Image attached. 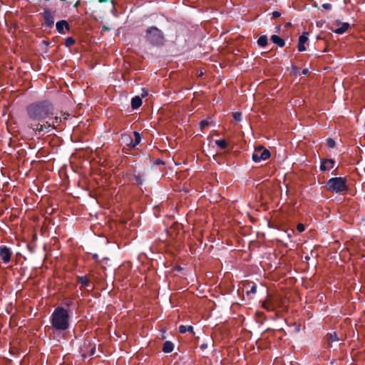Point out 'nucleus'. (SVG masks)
I'll use <instances>...</instances> for the list:
<instances>
[{
	"label": "nucleus",
	"instance_id": "nucleus-1",
	"mask_svg": "<svg viewBox=\"0 0 365 365\" xmlns=\"http://www.w3.org/2000/svg\"><path fill=\"white\" fill-rule=\"evenodd\" d=\"M26 110L31 120L38 123L53 115L54 108L49 101L43 100L30 103Z\"/></svg>",
	"mask_w": 365,
	"mask_h": 365
},
{
	"label": "nucleus",
	"instance_id": "nucleus-2",
	"mask_svg": "<svg viewBox=\"0 0 365 365\" xmlns=\"http://www.w3.org/2000/svg\"><path fill=\"white\" fill-rule=\"evenodd\" d=\"M69 311L63 307H57L50 317L51 327L49 329L55 332L62 333L68 331L71 327Z\"/></svg>",
	"mask_w": 365,
	"mask_h": 365
},
{
	"label": "nucleus",
	"instance_id": "nucleus-3",
	"mask_svg": "<svg viewBox=\"0 0 365 365\" xmlns=\"http://www.w3.org/2000/svg\"><path fill=\"white\" fill-rule=\"evenodd\" d=\"M145 38L148 43L155 46H160L164 43L163 33L155 26L147 29Z\"/></svg>",
	"mask_w": 365,
	"mask_h": 365
},
{
	"label": "nucleus",
	"instance_id": "nucleus-4",
	"mask_svg": "<svg viewBox=\"0 0 365 365\" xmlns=\"http://www.w3.org/2000/svg\"><path fill=\"white\" fill-rule=\"evenodd\" d=\"M327 189L335 193L347 192L349 190L346 178L334 177L330 178L327 183Z\"/></svg>",
	"mask_w": 365,
	"mask_h": 365
},
{
	"label": "nucleus",
	"instance_id": "nucleus-5",
	"mask_svg": "<svg viewBox=\"0 0 365 365\" xmlns=\"http://www.w3.org/2000/svg\"><path fill=\"white\" fill-rule=\"evenodd\" d=\"M270 151L262 146L255 148L252 155V159L255 163H259L262 160H266L270 158Z\"/></svg>",
	"mask_w": 365,
	"mask_h": 365
},
{
	"label": "nucleus",
	"instance_id": "nucleus-6",
	"mask_svg": "<svg viewBox=\"0 0 365 365\" xmlns=\"http://www.w3.org/2000/svg\"><path fill=\"white\" fill-rule=\"evenodd\" d=\"M119 142L123 145V150L130 151L133 150V138L130 134L123 133L119 139Z\"/></svg>",
	"mask_w": 365,
	"mask_h": 365
},
{
	"label": "nucleus",
	"instance_id": "nucleus-7",
	"mask_svg": "<svg viewBox=\"0 0 365 365\" xmlns=\"http://www.w3.org/2000/svg\"><path fill=\"white\" fill-rule=\"evenodd\" d=\"M12 256V252L11 249L6 245L0 246V259L4 264H8L10 262Z\"/></svg>",
	"mask_w": 365,
	"mask_h": 365
},
{
	"label": "nucleus",
	"instance_id": "nucleus-8",
	"mask_svg": "<svg viewBox=\"0 0 365 365\" xmlns=\"http://www.w3.org/2000/svg\"><path fill=\"white\" fill-rule=\"evenodd\" d=\"M43 18L45 21V25L51 29L54 25V14L53 13L48 9H45L43 11Z\"/></svg>",
	"mask_w": 365,
	"mask_h": 365
},
{
	"label": "nucleus",
	"instance_id": "nucleus-9",
	"mask_svg": "<svg viewBox=\"0 0 365 365\" xmlns=\"http://www.w3.org/2000/svg\"><path fill=\"white\" fill-rule=\"evenodd\" d=\"M51 127H52V122L51 123L48 122H46L45 124H41L39 122L38 123H31L29 125V128L32 129L36 133H38L42 132L44 128H49Z\"/></svg>",
	"mask_w": 365,
	"mask_h": 365
},
{
	"label": "nucleus",
	"instance_id": "nucleus-10",
	"mask_svg": "<svg viewBox=\"0 0 365 365\" xmlns=\"http://www.w3.org/2000/svg\"><path fill=\"white\" fill-rule=\"evenodd\" d=\"M335 165V160L333 159H322L320 165V170L322 172L332 169Z\"/></svg>",
	"mask_w": 365,
	"mask_h": 365
},
{
	"label": "nucleus",
	"instance_id": "nucleus-11",
	"mask_svg": "<svg viewBox=\"0 0 365 365\" xmlns=\"http://www.w3.org/2000/svg\"><path fill=\"white\" fill-rule=\"evenodd\" d=\"M56 31L61 34H65V29L66 31H70V26L67 21L61 20L58 21L56 24Z\"/></svg>",
	"mask_w": 365,
	"mask_h": 365
},
{
	"label": "nucleus",
	"instance_id": "nucleus-12",
	"mask_svg": "<svg viewBox=\"0 0 365 365\" xmlns=\"http://www.w3.org/2000/svg\"><path fill=\"white\" fill-rule=\"evenodd\" d=\"M308 41V33L307 32H303L302 34L299 38V42H298V51L299 52L304 51L306 50V48L304 46V43Z\"/></svg>",
	"mask_w": 365,
	"mask_h": 365
},
{
	"label": "nucleus",
	"instance_id": "nucleus-13",
	"mask_svg": "<svg viewBox=\"0 0 365 365\" xmlns=\"http://www.w3.org/2000/svg\"><path fill=\"white\" fill-rule=\"evenodd\" d=\"M130 180L134 181V183L136 184L137 185H141L144 182L145 175L134 173L131 175Z\"/></svg>",
	"mask_w": 365,
	"mask_h": 365
},
{
	"label": "nucleus",
	"instance_id": "nucleus-14",
	"mask_svg": "<svg viewBox=\"0 0 365 365\" xmlns=\"http://www.w3.org/2000/svg\"><path fill=\"white\" fill-rule=\"evenodd\" d=\"M270 40L273 43L277 45L280 48L283 47L285 44L284 39L275 34L271 36Z\"/></svg>",
	"mask_w": 365,
	"mask_h": 365
},
{
	"label": "nucleus",
	"instance_id": "nucleus-15",
	"mask_svg": "<svg viewBox=\"0 0 365 365\" xmlns=\"http://www.w3.org/2000/svg\"><path fill=\"white\" fill-rule=\"evenodd\" d=\"M77 282L78 283L82 284V286L85 287H91V281L86 276H78Z\"/></svg>",
	"mask_w": 365,
	"mask_h": 365
},
{
	"label": "nucleus",
	"instance_id": "nucleus-16",
	"mask_svg": "<svg viewBox=\"0 0 365 365\" xmlns=\"http://www.w3.org/2000/svg\"><path fill=\"white\" fill-rule=\"evenodd\" d=\"M174 349V344L173 342L170 341H166L164 342L163 344V351L165 352V353H170L173 351Z\"/></svg>",
	"mask_w": 365,
	"mask_h": 365
},
{
	"label": "nucleus",
	"instance_id": "nucleus-17",
	"mask_svg": "<svg viewBox=\"0 0 365 365\" xmlns=\"http://www.w3.org/2000/svg\"><path fill=\"white\" fill-rule=\"evenodd\" d=\"M350 27V25L349 23L347 22H344V23H342L341 24V26L334 30H333V31L335 33V34H344L349 28Z\"/></svg>",
	"mask_w": 365,
	"mask_h": 365
},
{
	"label": "nucleus",
	"instance_id": "nucleus-18",
	"mask_svg": "<svg viewBox=\"0 0 365 365\" xmlns=\"http://www.w3.org/2000/svg\"><path fill=\"white\" fill-rule=\"evenodd\" d=\"M142 105V99L139 96H135L131 100V108L137 109Z\"/></svg>",
	"mask_w": 365,
	"mask_h": 365
},
{
	"label": "nucleus",
	"instance_id": "nucleus-19",
	"mask_svg": "<svg viewBox=\"0 0 365 365\" xmlns=\"http://www.w3.org/2000/svg\"><path fill=\"white\" fill-rule=\"evenodd\" d=\"M326 339L329 344L339 340L336 332L328 333L326 336Z\"/></svg>",
	"mask_w": 365,
	"mask_h": 365
},
{
	"label": "nucleus",
	"instance_id": "nucleus-20",
	"mask_svg": "<svg viewBox=\"0 0 365 365\" xmlns=\"http://www.w3.org/2000/svg\"><path fill=\"white\" fill-rule=\"evenodd\" d=\"M179 331L182 334H185L186 333L187 331H189V332H191L193 334H195L194 333V329H193V327L191 326V325H189V326H185V325H180L179 327Z\"/></svg>",
	"mask_w": 365,
	"mask_h": 365
},
{
	"label": "nucleus",
	"instance_id": "nucleus-21",
	"mask_svg": "<svg viewBox=\"0 0 365 365\" xmlns=\"http://www.w3.org/2000/svg\"><path fill=\"white\" fill-rule=\"evenodd\" d=\"M133 134H134V136H135V140H133V150L136 148V146L140 143L141 141V135L138 132V131H134L133 132Z\"/></svg>",
	"mask_w": 365,
	"mask_h": 365
},
{
	"label": "nucleus",
	"instance_id": "nucleus-22",
	"mask_svg": "<svg viewBox=\"0 0 365 365\" xmlns=\"http://www.w3.org/2000/svg\"><path fill=\"white\" fill-rule=\"evenodd\" d=\"M262 307L269 312H272L275 309L274 305L269 300L263 302Z\"/></svg>",
	"mask_w": 365,
	"mask_h": 365
},
{
	"label": "nucleus",
	"instance_id": "nucleus-23",
	"mask_svg": "<svg viewBox=\"0 0 365 365\" xmlns=\"http://www.w3.org/2000/svg\"><path fill=\"white\" fill-rule=\"evenodd\" d=\"M257 44L261 47H264L267 45V36L266 35L260 36L257 40Z\"/></svg>",
	"mask_w": 365,
	"mask_h": 365
},
{
	"label": "nucleus",
	"instance_id": "nucleus-24",
	"mask_svg": "<svg viewBox=\"0 0 365 365\" xmlns=\"http://www.w3.org/2000/svg\"><path fill=\"white\" fill-rule=\"evenodd\" d=\"M215 144L220 148V149H226L228 146V143L225 139H220L217 140L215 141Z\"/></svg>",
	"mask_w": 365,
	"mask_h": 365
},
{
	"label": "nucleus",
	"instance_id": "nucleus-25",
	"mask_svg": "<svg viewBox=\"0 0 365 365\" xmlns=\"http://www.w3.org/2000/svg\"><path fill=\"white\" fill-rule=\"evenodd\" d=\"M76 43V40L73 37H68L65 39V46L66 47H70L73 46Z\"/></svg>",
	"mask_w": 365,
	"mask_h": 365
},
{
	"label": "nucleus",
	"instance_id": "nucleus-26",
	"mask_svg": "<svg viewBox=\"0 0 365 365\" xmlns=\"http://www.w3.org/2000/svg\"><path fill=\"white\" fill-rule=\"evenodd\" d=\"M61 122H62V119H61V118L56 116V117L52 120V128H56V127H57L58 125H59V124H60Z\"/></svg>",
	"mask_w": 365,
	"mask_h": 365
},
{
	"label": "nucleus",
	"instance_id": "nucleus-27",
	"mask_svg": "<svg viewBox=\"0 0 365 365\" xmlns=\"http://www.w3.org/2000/svg\"><path fill=\"white\" fill-rule=\"evenodd\" d=\"M257 292V285L255 284H252L250 289L247 291V295L250 294H255Z\"/></svg>",
	"mask_w": 365,
	"mask_h": 365
},
{
	"label": "nucleus",
	"instance_id": "nucleus-28",
	"mask_svg": "<svg viewBox=\"0 0 365 365\" xmlns=\"http://www.w3.org/2000/svg\"><path fill=\"white\" fill-rule=\"evenodd\" d=\"M233 118L235 121H241L242 120V113L240 112H235L233 113Z\"/></svg>",
	"mask_w": 365,
	"mask_h": 365
},
{
	"label": "nucleus",
	"instance_id": "nucleus-29",
	"mask_svg": "<svg viewBox=\"0 0 365 365\" xmlns=\"http://www.w3.org/2000/svg\"><path fill=\"white\" fill-rule=\"evenodd\" d=\"M327 145L329 148H333L335 146V140L333 138H328L327 140Z\"/></svg>",
	"mask_w": 365,
	"mask_h": 365
},
{
	"label": "nucleus",
	"instance_id": "nucleus-30",
	"mask_svg": "<svg viewBox=\"0 0 365 365\" xmlns=\"http://www.w3.org/2000/svg\"><path fill=\"white\" fill-rule=\"evenodd\" d=\"M209 125V121L207 120H202V121H200V128L202 130L203 128H205L206 126H207Z\"/></svg>",
	"mask_w": 365,
	"mask_h": 365
},
{
	"label": "nucleus",
	"instance_id": "nucleus-31",
	"mask_svg": "<svg viewBox=\"0 0 365 365\" xmlns=\"http://www.w3.org/2000/svg\"><path fill=\"white\" fill-rule=\"evenodd\" d=\"M304 225L302 223H299L297 225V230L299 232H302L303 231H304Z\"/></svg>",
	"mask_w": 365,
	"mask_h": 365
},
{
	"label": "nucleus",
	"instance_id": "nucleus-32",
	"mask_svg": "<svg viewBox=\"0 0 365 365\" xmlns=\"http://www.w3.org/2000/svg\"><path fill=\"white\" fill-rule=\"evenodd\" d=\"M322 8L326 10H331L332 8V6L329 3H324L322 5Z\"/></svg>",
	"mask_w": 365,
	"mask_h": 365
},
{
	"label": "nucleus",
	"instance_id": "nucleus-33",
	"mask_svg": "<svg viewBox=\"0 0 365 365\" xmlns=\"http://www.w3.org/2000/svg\"><path fill=\"white\" fill-rule=\"evenodd\" d=\"M272 15L273 18H278L281 16V13L279 11H275L272 12Z\"/></svg>",
	"mask_w": 365,
	"mask_h": 365
},
{
	"label": "nucleus",
	"instance_id": "nucleus-34",
	"mask_svg": "<svg viewBox=\"0 0 365 365\" xmlns=\"http://www.w3.org/2000/svg\"><path fill=\"white\" fill-rule=\"evenodd\" d=\"M96 353V346H93L91 349L89 353H88V356H93Z\"/></svg>",
	"mask_w": 365,
	"mask_h": 365
},
{
	"label": "nucleus",
	"instance_id": "nucleus-35",
	"mask_svg": "<svg viewBox=\"0 0 365 365\" xmlns=\"http://www.w3.org/2000/svg\"><path fill=\"white\" fill-rule=\"evenodd\" d=\"M309 73V70L307 68H304L302 71V74L306 76Z\"/></svg>",
	"mask_w": 365,
	"mask_h": 365
},
{
	"label": "nucleus",
	"instance_id": "nucleus-36",
	"mask_svg": "<svg viewBox=\"0 0 365 365\" xmlns=\"http://www.w3.org/2000/svg\"><path fill=\"white\" fill-rule=\"evenodd\" d=\"M156 165H163L164 162L160 159L156 160L155 163Z\"/></svg>",
	"mask_w": 365,
	"mask_h": 365
},
{
	"label": "nucleus",
	"instance_id": "nucleus-37",
	"mask_svg": "<svg viewBox=\"0 0 365 365\" xmlns=\"http://www.w3.org/2000/svg\"><path fill=\"white\" fill-rule=\"evenodd\" d=\"M207 348V344H202L200 345V349H202V350H204V349H205Z\"/></svg>",
	"mask_w": 365,
	"mask_h": 365
},
{
	"label": "nucleus",
	"instance_id": "nucleus-38",
	"mask_svg": "<svg viewBox=\"0 0 365 365\" xmlns=\"http://www.w3.org/2000/svg\"><path fill=\"white\" fill-rule=\"evenodd\" d=\"M79 5H80V1H77L76 2V4H74V7L78 8Z\"/></svg>",
	"mask_w": 365,
	"mask_h": 365
},
{
	"label": "nucleus",
	"instance_id": "nucleus-39",
	"mask_svg": "<svg viewBox=\"0 0 365 365\" xmlns=\"http://www.w3.org/2000/svg\"><path fill=\"white\" fill-rule=\"evenodd\" d=\"M147 95V92L143 91V93H142L143 97H145Z\"/></svg>",
	"mask_w": 365,
	"mask_h": 365
},
{
	"label": "nucleus",
	"instance_id": "nucleus-40",
	"mask_svg": "<svg viewBox=\"0 0 365 365\" xmlns=\"http://www.w3.org/2000/svg\"><path fill=\"white\" fill-rule=\"evenodd\" d=\"M93 259H97L98 258V255L96 254L93 255Z\"/></svg>",
	"mask_w": 365,
	"mask_h": 365
},
{
	"label": "nucleus",
	"instance_id": "nucleus-41",
	"mask_svg": "<svg viewBox=\"0 0 365 365\" xmlns=\"http://www.w3.org/2000/svg\"><path fill=\"white\" fill-rule=\"evenodd\" d=\"M305 259L309 260V257H308V256L305 257Z\"/></svg>",
	"mask_w": 365,
	"mask_h": 365
},
{
	"label": "nucleus",
	"instance_id": "nucleus-42",
	"mask_svg": "<svg viewBox=\"0 0 365 365\" xmlns=\"http://www.w3.org/2000/svg\"><path fill=\"white\" fill-rule=\"evenodd\" d=\"M86 356H87V355H86V354H83V358H86Z\"/></svg>",
	"mask_w": 365,
	"mask_h": 365
},
{
	"label": "nucleus",
	"instance_id": "nucleus-43",
	"mask_svg": "<svg viewBox=\"0 0 365 365\" xmlns=\"http://www.w3.org/2000/svg\"><path fill=\"white\" fill-rule=\"evenodd\" d=\"M111 3L114 6L115 3H114V1L113 0H111Z\"/></svg>",
	"mask_w": 365,
	"mask_h": 365
}]
</instances>
